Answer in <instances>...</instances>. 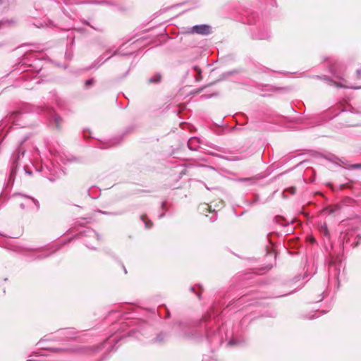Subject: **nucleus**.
I'll return each instance as SVG.
<instances>
[{"mask_svg":"<svg viewBox=\"0 0 361 361\" xmlns=\"http://www.w3.org/2000/svg\"><path fill=\"white\" fill-rule=\"evenodd\" d=\"M211 32V27L207 25H195L190 30L187 31L188 34L197 33L199 35H207Z\"/></svg>","mask_w":361,"mask_h":361,"instance_id":"nucleus-1","label":"nucleus"},{"mask_svg":"<svg viewBox=\"0 0 361 361\" xmlns=\"http://www.w3.org/2000/svg\"><path fill=\"white\" fill-rule=\"evenodd\" d=\"M198 211L200 214H204L207 212H212V208L208 204L202 203L198 206Z\"/></svg>","mask_w":361,"mask_h":361,"instance_id":"nucleus-2","label":"nucleus"},{"mask_svg":"<svg viewBox=\"0 0 361 361\" xmlns=\"http://www.w3.org/2000/svg\"><path fill=\"white\" fill-rule=\"evenodd\" d=\"M339 209H340V207L338 205L330 206V207H326L325 209H324L322 210V213H324V214H326L329 215H332L336 212L338 211Z\"/></svg>","mask_w":361,"mask_h":361,"instance_id":"nucleus-3","label":"nucleus"},{"mask_svg":"<svg viewBox=\"0 0 361 361\" xmlns=\"http://www.w3.org/2000/svg\"><path fill=\"white\" fill-rule=\"evenodd\" d=\"M141 219L145 222L147 228H149L152 226L153 223L150 220L147 219V216L143 214L141 216Z\"/></svg>","mask_w":361,"mask_h":361,"instance_id":"nucleus-4","label":"nucleus"},{"mask_svg":"<svg viewBox=\"0 0 361 361\" xmlns=\"http://www.w3.org/2000/svg\"><path fill=\"white\" fill-rule=\"evenodd\" d=\"M161 78V75L160 74H157L154 77H152L150 79H149V82H160Z\"/></svg>","mask_w":361,"mask_h":361,"instance_id":"nucleus-5","label":"nucleus"},{"mask_svg":"<svg viewBox=\"0 0 361 361\" xmlns=\"http://www.w3.org/2000/svg\"><path fill=\"white\" fill-rule=\"evenodd\" d=\"M61 123H62V119L59 116H56L55 117V124H56V127L57 128L58 130L61 129Z\"/></svg>","mask_w":361,"mask_h":361,"instance_id":"nucleus-6","label":"nucleus"},{"mask_svg":"<svg viewBox=\"0 0 361 361\" xmlns=\"http://www.w3.org/2000/svg\"><path fill=\"white\" fill-rule=\"evenodd\" d=\"M321 231L324 233L325 235H329V231L326 224H324L323 226H321Z\"/></svg>","mask_w":361,"mask_h":361,"instance_id":"nucleus-7","label":"nucleus"},{"mask_svg":"<svg viewBox=\"0 0 361 361\" xmlns=\"http://www.w3.org/2000/svg\"><path fill=\"white\" fill-rule=\"evenodd\" d=\"M353 169H360L361 168V164H357L352 166Z\"/></svg>","mask_w":361,"mask_h":361,"instance_id":"nucleus-8","label":"nucleus"},{"mask_svg":"<svg viewBox=\"0 0 361 361\" xmlns=\"http://www.w3.org/2000/svg\"><path fill=\"white\" fill-rule=\"evenodd\" d=\"M92 84V80H87L85 81V85H87V86L90 85Z\"/></svg>","mask_w":361,"mask_h":361,"instance_id":"nucleus-9","label":"nucleus"},{"mask_svg":"<svg viewBox=\"0 0 361 361\" xmlns=\"http://www.w3.org/2000/svg\"><path fill=\"white\" fill-rule=\"evenodd\" d=\"M295 188H291V189H290V192H291L292 193H294V192H295Z\"/></svg>","mask_w":361,"mask_h":361,"instance_id":"nucleus-10","label":"nucleus"}]
</instances>
